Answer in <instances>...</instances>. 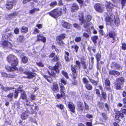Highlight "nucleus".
Instances as JSON below:
<instances>
[{"label": "nucleus", "mask_w": 126, "mask_h": 126, "mask_svg": "<svg viewBox=\"0 0 126 126\" xmlns=\"http://www.w3.org/2000/svg\"><path fill=\"white\" fill-rule=\"evenodd\" d=\"M68 107L70 110L73 112H75V108L73 103L72 102H70L68 104Z\"/></svg>", "instance_id": "f3484780"}, {"label": "nucleus", "mask_w": 126, "mask_h": 126, "mask_svg": "<svg viewBox=\"0 0 126 126\" xmlns=\"http://www.w3.org/2000/svg\"><path fill=\"white\" fill-rule=\"evenodd\" d=\"M122 48L124 50L126 49V44L125 43H123L122 44Z\"/></svg>", "instance_id": "6e6d98bb"}, {"label": "nucleus", "mask_w": 126, "mask_h": 126, "mask_svg": "<svg viewBox=\"0 0 126 126\" xmlns=\"http://www.w3.org/2000/svg\"><path fill=\"white\" fill-rule=\"evenodd\" d=\"M1 88L4 91H9L10 90H11L14 89V88L13 87H4L2 86L1 87Z\"/></svg>", "instance_id": "c85d7f7f"}, {"label": "nucleus", "mask_w": 126, "mask_h": 126, "mask_svg": "<svg viewBox=\"0 0 126 126\" xmlns=\"http://www.w3.org/2000/svg\"><path fill=\"white\" fill-rule=\"evenodd\" d=\"M98 38V36H94L92 38L93 41L95 45L97 43L96 40Z\"/></svg>", "instance_id": "c9c22d12"}, {"label": "nucleus", "mask_w": 126, "mask_h": 126, "mask_svg": "<svg viewBox=\"0 0 126 126\" xmlns=\"http://www.w3.org/2000/svg\"><path fill=\"white\" fill-rule=\"evenodd\" d=\"M116 115L115 118L117 120H120V118L122 119L124 117V115L120 112L117 110L115 111Z\"/></svg>", "instance_id": "6e6552de"}, {"label": "nucleus", "mask_w": 126, "mask_h": 126, "mask_svg": "<svg viewBox=\"0 0 126 126\" xmlns=\"http://www.w3.org/2000/svg\"><path fill=\"white\" fill-rule=\"evenodd\" d=\"M69 55V53L67 52H65V59L66 61H69V60L68 58V56Z\"/></svg>", "instance_id": "e433bc0d"}, {"label": "nucleus", "mask_w": 126, "mask_h": 126, "mask_svg": "<svg viewBox=\"0 0 126 126\" xmlns=\"http://www.w3.org/2000/svg\"><path fill=\"white\" fill-rule=\"evenodd\" d=\"M53 90L54 91L56 92H58L59 91L58 87V85L56 84H53Z\"/></svg>", "instance_id": "bb28decb"}, {"label": "nucleus", "mask_w": 126, "mask_h": 126, "mask_svg": "<svg viewBox=\"0 0 126 126\" xmlns=\"http://www.w3.org/2000/svg\"><path fill=\"white\" fill-rule=\"evenodd\" d=\"M18 13L17 12H15L13 13L9 14L6 16V18L8 19H11L13 18L15 16L17 15Z\"/></svg>", "instance_id": "dca6fc26"}, {"label": "nucleus", "mask_w": 126, "mask_h": 126, "mask_svg": "<svg viewBox=\"0 0 126 126\" xmlns=\"http://www.w3.org/2000/svg\"><path fill=\"white\" fill-rule=\"evenodd\" d=\"M61 66V65L60 62H58L56 64L55 66L53 67H50L49 68L52 70L51 73V74L48 71V73L51 76L55 77H56L55 73H59V71L58 68Z\"/></svg>", "instance_id": "20e7f679"}, {"label": "nucleus", "mask_w": 126, "mask_h": 126, "mask_svg": "<svg viewBox=\"0 0 126 126\" xmlns=\"http://www.w3.org/2000/svg\"><path fill=\"white\" fill-rule=\"evenodd\" d=\"M61 82L62 84V83H63L64 84H66L67 83L66 80L64 79H61Z\"/></svg>", "instance_id": "4d7b16f0"}, {"label": "nucleus", "mask_w": 126, "mask_h": 126, "mask_svg": "<svg viewBox=\"0 0 126 126\" xmlns=\"http://www.w3.org/2000/svg\"><path fill=\"white\" fill-rule=\"evenodd\" d=\"M111 67L112 68H114V69L117 70L122 69L123 68L120 64L116 63L115 62H112L111 64Z\"/></svg>", "instance_id": "9d476101"}, {"label": "nucleus", "mask_w": 126, "mask_h": 126, "mask_svg": "<svg viewBox=\"0 0 126 126\" xmlns=\"http://www.w3.org/2000/svg\"><path fill=\"white\" fill-rule=\"evenodd\" d=\"M79 20L81 21L82 23H84V21L85 20H84L83 19V14L82 13H79Z\"/></svg>", "instance_id": "a878e982"}, {"label": "nucleus", "mask_w": 126, "mask_h": 126, "mask_svg": "<svg viewBox=\"0 0 126 126\" xmlns=\"http://www.w3.org/2000/svg\"><path fill=\"white\" fill-rule=\"evenodd\" d=\"M89 79L90 81L92 83H93L95 85H97V84L96 81L94 80V79H92L89 78Z\"/></svg>", "instance_id": "09e8293b"}, {"label": "nucleus", "mask_w": 126, "mask_h": 126, "mask_svg": "<svg viewBox=\"0 0 126 126\" xmlns=\"http://www.w3.org/2000/svg\"><path fill=\"white\" fill-rule=\"evenodd\" d=\"M73 26L75 28L78 29H80V26L78 24L76 23H74L73 25Z\"/></svg>", "instance_id": "37998d69"}, {"label": "nucleus", "mask_w": 126, "mask_h": 126, "mask_svg": "<svg viewBox=\"0 0 126 126\" xmlns=\"http://www.w3.org/2000/svg\"><path fill=\"white\" fill-rule=\"evenodd\" d=\"M57 4V2L56 1H55L51 2L50 4V6L52 7H54Z\"/></svg>", "instance_id": "a19ab883"}, {"label": "nucleus", "mask_w": 126, "mask_h": 126, "mask_svg": "<svg viewBox=\"0 0 126 126\" xmlns=\"http://www.w3.org/2000/svg\"><path fill=\"white\" fill-rule=\"evenodd\" d=\"M89 79L90 81L92 83H93L95 85H97V84L96 81L94 80V79H92L89 78Z\"/></svg>", "instance_id": "a18cd8bd"}, {"label": "nucleus", "mask_w": 126, "mask_h": 126, "mask_svg": "<svg viewBox=\"0 0 126 126\" xmlns=\"http://www.w3.org/2000/svg\"><path fill=\"white\" fill-rule=\"evenodd\" d=\"M39 9L38 8H34L33 9L30 10L29 12V13L31 14H33L36 11H39Z\"/></svg>", "instance_id": "f704fd0d"}, {"label": "nucleus", "mask_w": 126, "mask_h": 126, "mask_svg": "<svg viewBox=\"0 0 126 126\" xmlns=\"http://www.w3.org/2000/svg\"><path fill=\"white\" fill-rule=\"evenodd\" d=\"M124 81V79L123 78H118L116 79V84L115 86L117 90L121 89V86Z\"/></svg>", "instance_id": "39448f33"}, {"label": "nucleus", "mask_w": 126, "mask_h": 126, "mask_svg": "<svg viewBox=\"0 0 126 126\" xmlns=\"http://www.w3.org/2000/svg\"><path fill=\"white\" fill-rule=\"evenodd\" d=\"M126 3V0H122L121 4L122 5V8H123L125 6Z\"/></svg>", "instance_id": "864d4df0"}, {"label": "nucleus", "mask_w": 126, "mask_h": 126, "mask_svg": "<svg viewBox=\"0 0 126 126\" xmlns=\"http://www.w3.org/2000/svg\"><path fill=\"white\" fill-rule=\"evenodd\" d=\"M62 24L64 27L66 29H69L70 28V24L68 22H62Z\"/></svg>", "instance_id": "412c9836"}, {"label": "nucleus", "mask_w": 126, "mask_h": 126, "mask_svg": "<svg viewBox=\"0 0 126 126\" xmlns=\"http://www.w3.org/2000/svg\"><path fill=\"white\" fill-rule=\"evenodd\" d=\"M109 36L110 37L113 38L114 41H116L118 40V38L117 37L114 36V34L112 32H110L109 33Z\"/></svg>", "instance_id": "5701e85b"}, {"label": "nucleus", "mask_w": 126, "mask_h": 126, "mask_svg": "<svg viewBox=\"0 0 126 126\" xmlns=\"http://www.w3.org/2000/svg\"><path fill=\"white\" fill-rule=\"evenodd\" d=\"M81 40V38L80 37H76L75 39V41L77 42H80Z\"/></svg>", "instance_id": "c03bdc74"}, {"label": "nucleus", "mask_w": 126, "mask_h": 126, "mask_svg": "<svg viewBox=\"0 0 126 126\" xmlns=\"http://www.w3.org/2000/svg\"><path fill=\"white\" fill-rule=\"evenodd\" d=\"M74 48L75 50V51L76 53H77L78 51V49L79 48V47L77 45H75L74 47Z\"/></svg>", "instance_id": "69168bd1"}, {"label": "nucleus", "mask_w": 126, "mask_h": 126, "mask_svg": "<svg viewBox=\"0 0 126 126\" xmlns=\"http://www.w3.org/2000/svg\"><path fill=\"white\" fill-rule=\"evenodd\" d=\"M109 74L114 76H119L120 75L119 72L114 70H110L109 72Z\"/></svg>", "instance_id": "6ab92c4d"}, {"label": "nucleus", "mask_w": 126, "mask_h": 126, "mask_svg": "<svg viewBox=\"0 0 126 126\" xmlns=\"http://www.w3.org/2000/svg\"><path fill=\"white\" fill-rule=\"evenodd\" d=\"M79 7L78 5L76 3H73L71 8V12H75L78 10Z\"/></svg>", "instance_id": "4468645a"}, {"label": "nucleus", "mask_w": 126, "mask_h": 126, "mask_svg": "<svg viewBox=\"0 0 126 126\" xmlns=\"http://www.w3.org/2000/svg\"><path fill=\"white\" fill-rule=\"evenodd\" d=\"M20 97L23 100H26V102H28L27 100V95L24 91H23L21 92Z\"/></svg>", "instance_id": "aec40b11"}, {"label": "nucleus", "mask_w": 126, "mask_h": 126, "mask_svg": "<svg viewBox=\"0 0 126 126\" xmlns=\"http://www.w3.org/2000/svg\"><path fill=\"white\" fill-rule=\"evenodd\" d=\"M21 32L23 33H27L28 30V29L27 27L25 26H23L21 28Z\"/></svg>", "instance_id": "b1692460"}, {"label": "nucleus", "mask_w": 126, "mask_h": 126, "mask_svg": "<svg viewBox=\"0 0 126 126\" xmlns=\"http://www.w3.org/2000/svg\"><path fill=\"white\" fill-rule=\"evenodd\" d=\"M106 6L107 11L110 14L111 13L112 9L113 8L112 4L110 2H107V3L106 4Z\"/></svg>", "instance_id": "f8f14e48"}, {"label": "nucleus", "mask_w": 126, "mask_h": 126, "mask_svg": "<svg viewBox=\"0 0 126 126\" xmlns=\"http://www.w3.org/2000/svg\"><path fill=\"white\" fill-rule=\"evenodd\" d=\"M85 86L86 89L88 90H91L92 89L93 87L92 86L91 84L89 83L86 84H85Z\"/></svg>", "instance_id": "7c9ffc66"}, {"label": "nucleus", "mask_w": 126, "mask_h": 126, "mask_svg": "<svg viewBox=\"0 0 126 126\" xmlns=\"http://www.w3.org/2000/svg\"><path fill=\"white\" fill-rule=\"evenodd\" d=\"M121 112L125 114L126 113V109L124 108V107L122 108L121 110Z\"/></svg>", "instance_id": "774afa93"}, {"label": "nucleus", "mask_w": 126, "mask_h": 126, "mask_svg": "<svg viewBox=\"0 0 126 126\" xmlns=\"http://www.w3.org/2000/svg\"><path fill=\"white\" fill-rule=\"evenodd\" d=\"M16 52L18 53V54L19 55L20 57H21L23 55V54L22 51L21 50L18 51L16 50Z\"/></svg>", "instance_id": "79ce46f5"}, {"label": "nucleus", "mask_w": 126, "mask_h": 126, "mask_svg": "<svg viewBox=\"0 0 126 126\" xmlns=\"http://www.w3.org/2000/svg\"><path fill=\"white\" fill-rule=\"evenodd\" d=\"M59 60L58 57L56 56L54 57L52 59V61L53 62H56L57 61Z\"/></svg>", "instance_id": "8fccbe9b"}, {"label": "nucleus", "mask_w": 126, "mask_h": 126, "mask_svg": "<svg viewBox=\"0 0 126 126\" xmlns=\"http://www.w3.org/2000/svg\"><path fill=\"white\" fill-rule=\"evenodd\" d=\"M101 95L103 98L105 99L106 98V92L102 91L101 92Z\"/></svg>", "instance_id": "3c124183"}, {"label": "nucleus", "mask_w": 126, "mask_h": 126, "mask_svg": "<svg viewBox=\"0 0 126 126\" xmlns=\"http://www.w3.org/2000/svg\"><path fill=\"white\" fill-rule=\"evenodd\" d=\"M8 62L11 63V67L7 66L5 67V69L8 71H12L17 70V68L16 67L18 63V60L15 56L11 55L7 57Z\"/></svg>", "instance_id": "f257e3e1"}, {"label": "nucleus", "mask_w": 126, "mask_h": 126, "mask_svg": "<svg viewBox=\"0 0 126 126\" xmlns=\"http://www.w3.org/2000/svg\"><path fill=\"white\" fill-rule=\"evenodd\" d=\"M90 34L85 32L83 34V36L86 38H89Z\"/></svg>", "instance_id": "603ef678"}, {"label": "nucleus", "mask_w": 126, "mask_h": 126, "mask_svg": "<svg viewBox=\"0 0 126 126\" xmlns=\"http://www.w3.org/2000/svg\"><path fill=\"white\" fill-rule=\"evenodd\" d=\"M65 34H63L57 37L56 40L57 43L59 45L61 46L63 45V43L62 41V40L65 38Z\"/></svg>", "instance_id": "0eeeda50"}, {"label": "nucleus", "mask_w": 126, "mask_h": 126, "mask_svg": "<svg viewBox=\"0 0 126 126\" xmlns=\"http://www.w3.org/2000/svg\"><path fill=\"white\" fill-rule=\"evenodd\" d=\"M105 88L107 90H108L110 92H111L112 90L110 87V85L106 86L105 87Z\"/></svg>", "instance_id": "5fc2aeb1"}, {"label": "nucleus", "mask_w": 126, "mask_h": 126, "mask_svg": "<svg viewBox=\"0 0 126 126\" xmlns=\"http://www.w3.org/2000/svg\"><path fill=\"white\" fill-rule=\"evenodd\" d=\"M77 109L78 110L81 111H83V106L82 103L80 102L78 105Z\"/></svg>", "instance_id": "393cba45"}, {"label": "nucleus", "mask_w": 126, "mask_h": 126, "mask_svg": "<svg viewBox=\"0 0 126 126\" xmlns=\"http://www.w3.org/2000/svg\"><path fill=\"white\" fill-rule=\"evenodd\" d=\"M83 80L84 83L85 84L88 83V81L86 78H84L83 79Z\"/></svg>", "instance_id": "680f3d73"}, {"label": "nucleus", "mask_w": 126, "mask_h": 126, "mask_svg": "<svg viewBox=\"0 0 126 126\" xmlns=\"http://www.w3.org/2000/svg\"><path fill=\"white\" fill-rule=\"evenodd\" d=\"M91 18L92 17L90 15H88L86 16V21L87 22L90 21L91 19Z\"/></svg>", "instance_id": "58836bf2"}, {"label": "nucleus", "mask_w": 126, "mask_h": 126, "mask_svg": "<svg viewBox=\"0 0 126 126\" xmlns=\"http://www.w3.org/2000/svg\"><path fill=\"white\" fill-rule=\"evenodd\" d=\"M62 9L61 8L55 9L47 14H49L51 16L56 18L59 16H61L62 14Z\"/></svg>", "instance_id": "7ed1b4c3"}, {"label": "nucleus", "mask_w": 126, "mask_h": 126, "mask_svg": "<svg viewBox=\"0 0 126 126\" xmlns=\"http://www.w3.org/2000/svg\"><path fill=\"white\" fill-rule=\"evenodd\" d=\"M65 95H62V93H61V94H57L56 95L57 98V99H59L61 97H63Z\"/></svg>", "instance_id": "13d9d810"}, {"label": "nucleus", "mask_w": 126, "mask_h": 126, "mask_svg": "<svg viewBox=\"0 0 126 126\" xmlns=\"http://www.w3.org/2000/svg\"><path fill=\"white\" fill-rule=\"evenodd\" d=\"M89 79L90 81L92 83H93L95 85H97V84L96 81L94 80V79H92L89 78Z\"/></svg>", "instance_id": "49530a36"}, {"label": "nucleus", "mask_w": 126, "mask_h": 126, "mask_svg": "<svg viewBox=\"0 0 126 126\" xmlns=\"http://www.w3.org/2000/svg\"><path fill=\"white\" fill-rule=\"evenodd\" d=\"M28 58L26 56H23L22 58V61L24 63H26L28 61Z\"/></svg>", "instance_id": "72a5a7b5"}, {"label": "nucleus", "mask_w": 126, "mask_h": 126, "mask_svg": "<svg viewBox=\"0 0 126 126\" xmlns=\"http://www.w3.org/2000/svg\"><path fill=\"white\" fill-rule=\"evenodd\" d=\"M105 107L106 110H109L110 107L107 104H106L105 105Z\"/></svg>", "instance_id": "338daca9"}, {"label": "nucleus", "mask_w": 126, "mask_h": 126, "mask_svg": "<svg viewBox=\"0 0 126 126\" xmlns=\"http://www.w3.org/2000/svg\"><path fill=\"white\" fill-rule=\"evenodd\" d=\"M13 2L8 1L6 5V8L8 10H10L13 7Z\"/></svg>", "instance_id": "2eb2a0df"}, {"label": "nucleus", "mask_w": 126, "mask_h": 126, "mask_svg": "<svg viewBox=\"0 0 126 126\" xmlns=\"http://www.w3.org/2000/svg\"><path fill=\"white\" fill-rule=\"evenodd\" d=\"M24 106L26 107L27 109V110H32V106L28 104H24Z\"/></svg>", "instance_id": "c756f323"}, {"label": "nucleus", "mask_w": 126, "mask_h": 126, "mask_svg": "<svg viewBox=\"0 0 126 126\" xmlns=\"http://www.w3.org/2000/svg\"><path fill=\"white\" fill-rule=\"evenodd\" d=\"M84 24V27L86 28H88V23L86 22V21H84V23H83Z\"/></svg>", "instance_id": "bf43d9fd"}, {"label": "nucleus", "mask_w": 126, "mask_h": 126, "mask_svg": "<svg viewBox=\"0 0 126 126\" xmlns=\"http://www.w3.org/2000/svg\"><path fill=\"white\" fill-rule=\"evenodd\" d=\"M60 89L61 93H62V95H65L64 92L65 91V89L64 85L62 83L60 84Z\"/></svg>", "instance_id": "a211bd4d"}, {"label": "nucleus", "mask_w": 126, "mask_h": 126, "mask_svg": "<svg viewBox=\"0 0 126 126\" xmlns=\"http://www.w3.org/2000/svg\"><path fill=\"white\" fill-rule=\"evenodd\" d=\"M25 40L24 37L23 36H19L18 38H17V41L18 42L21 43L23 42Z\"/></svg>", "instance_id": "2f4dec72"}, {"label": "nucleus", "mask_w": 126, "mask_h": 126, "mask_svg": "<svg viewBox=\"0 0 126 126\" xmlns=\"http://www.w3.org/2000/svg\"><path fill=\"white\" fill-rule=\"evenodd\" d=\"M29 111L28 110H23L21 115V118L23 119H26L29 116Z\"/></svg>", "instance_id": "9b49d317"}, {"label": "nucleus", "mask_w": 126, "mask_h": 126, "mask_svg": "<svg viewBox=\"0 0 126 126\" xmlns=\"http://www.w3.org/2000/svg\"><path fill=\"white\" fill-rule=\"evenodd\" d=\"M62 73L63 75H64L66 79L69 78V76L67 73L64 71H62Z\"/></svg>", "instance_id": "4c0bfd02"}, {"label": "nucleus", "mask_w": 126, "mask_h": 126, "mask_svg": "<svg viewBox=\"0 0 126 126\" xmlns=\"http://www.w3.org/2000/svg\"><path fill=\"white\" fill-rule=\"evenodd\" d=\"M2 46L4 48H11V43L7 40H5L3 42Z\"/></svg>", "instance_id": "ddd939ff"}, {"label": "nucleus", "mask_w": 126, "mask_h": 126, "mask_svg": "<svg viewBox=\"0 0 126 126\" xmlns=\"http://www.w3.org/2000/svg\"><path fill=\"white\" fill-rule=\"evenodd\" d=\"M89 79L90 81L92 83H93L95 85H97V84L96 81L94 80V79H92L89 78Z\"/></svg>", "instance_id": "de8ad7c7"}, {"label": "nucleus", "mask_w": 126, "mask_h": 126, "mask_svg": "<svg viewBox=\"0 0 126 126\" xmlns=\"http://www.w3.org/2000/svg\"><path fill=\"white\" fill-rule=\"evenodd\" d=\"M94 8L96 11L99 13L102 12L104 10V5L99 3L95 4Z\"/></svg>", "instance_id": "423d86ee"}, {"label": "nucleus", "mask_w": 126, "mask_h": 126, "mask_svg": "<svg viewBox=\"0 0 126 126\" xmlns=\"http://www.w3.org/2000/svg\"><path fill=\"white\" fill-rule=\"evenodd\" d=\"M105 83L106 85V86L110 85V80L108 79H106L105 80Z\"/></svg>", "instance_id": "ea45409f"}, {"label": "nucleus", "mask_w": 126, "mask_h": 126, "mask_svg": "<svg viewBox=\"0 0 126 126\" xmlns=\"http://www.w3.org/2000/svg\"><path fill=\"white\" fill-rule=\"evenodd\" d=\"M30 97L31 99L32 100H35V95L33 94H32L30 96Z\"/></svg>", "instance_id": "0e129e2a"}, {"label": "nucleus", "mask_w": 126, "mask_h": 126, "mask_svg": "<svg viewBox=\"0 0 126 126\" xmlns=\"http://www.w3.org/2000/svg\"><path fill=\"white\" fill-rule=\"evenodd\" d=\"M97 61L98 62L97 63H98V62L100 60L101 58L100 54L99 53H97L95 55Z\"/></svg>", "instance_id": "473e14b6"}, {"label": "nucleus", "mask_w": 126, "mask_h": 126, "mask_svg": "<svg viewBox=\"0 0 126 126\" xmlns=\"http://www.w3.org/2000/svg\"><path fill=\"white\" fill-rule=\"evenodd\" d=\"M14 32L16 34L18 33L19 32V31L18 28H15L14 30Z\"/></svg>", "instance_id": "052dcab7"}, {"label": "nucleus", "mask_w": 126, "mask_h": 126, "mask_svg": "<svg viewBox=\"0 0 126 126\" xmlns=\"http://www.w3.org/2000/svg\"><path fill=\"white\" fill-rule=\"evenodd\" d=\"M105 20L106 22H110L113 25L115 24L118 26L120 24L119 19L118 18L115 19V16L113 15H111L110 17L109 16L106 17Z\"/></svg>", "instance_id": "f03ea898"}, {"label": "nucleus", "mask_w": 126, "mask_h": 126, "mask_svg": "<svg viewBox=\"0 0 126 126\" xmlns=\"http://www.w3.org/2000/svg\"><path fill=\"white\" fill-rule=\"evenodd\" d=\"M84 109L85 110H88L89 109V107L87 104H86L85 102H84Z\"/></svg>", "instance_id": "e2e57ef3"}, {"label": "nucleus", "mask_w": 126, "mask_h": 126, "mask_svg": "<svg viewBox=\"0 0 126 126\" xmlns=\"http://www.w3.org/2000/svg\"><path fill=\"white\" fill-rule=\"evenodd\" d=\"M22 86H20L18 88L16 89L15 92L16 94H18L21 91H22Z\"/></svg>", "instance_id": "cd10ccee"}, {"label": "nucleus", "mask_w": 126, "mask_h": 126, "mask_svg": "<svg viewBox=\"0 0 126 126\" xmlns=\"http://www.w3.org/2000/svg\"><path fill=\"white\" fill-rule=\"evenodd\" d=\"M71 70L73 72V77L74 78V79L77 77V74L76 72V70L75 68L72 67Z\"/></svg>", "instance_id": "4be33fe9"}, {"label": "nucleus", "mask_w": 126, "mask_h": 126, "mask_svg": "<svg viewBox=\"0 0 126 126\" xmlns=\"http://www.w3.org/2000/svg\"><path fill=\"white\" fill-rule=\"evenodd\" d=\"M24 73L27 75L26 77L28 79L32 78L35 77L36 75L35 73L29 71H26Z\"/></svg>", "instance_id": "1a4fd4ad"}]
</instances>
